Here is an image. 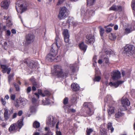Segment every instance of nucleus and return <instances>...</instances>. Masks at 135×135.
<instances>
[{
  "label": "nucleus",
  "mask_w": 135,
  "mask_h": 135,
  "mask_svg": "<svg viewBox=\"0 0 135 135\" xmlns=\"http://www.w3.org/2000/svg\"><path fill=\"white\" fill-rule=\"evenodd\" d=\"M55 43H54L52 45V50H51V61H54V62H57L58 56H57L55 58V57L57 53L58 47H60L62 44L61 40L59 37V35H56L55 39Z\"/></svg>",
  "instance_id": "nucleus-1"
},
{
  "label": "nucleus",
  "mask_w": 135,
  "mask_h": 135,
  "mask_svg": "<svg viewBox=\"0 0 135 135\" xmlns=\"http://www.w3.org/2000/svg\"><path fill=\"white\" fill-rule=\"evenodd\" d=\"M23 125V119H20L17 123L12 124L8 129L9 131L11 133L19 131Z\"/></svg>",
  "instance_id": "nucleus-2"
},
{
  "label": "nucleus",
  "mask_w": 135,
  "mask_h": 135,
  "mask_svg": "<svg viewBox=\"0 0 135 135\" xmlns=\"http://www.w3.org/2000/svg\"><path fill=\"white\" fill-rule=\"evenodd\" d=\"M28 5V2L26 1L22 0L18 1L16 3V8L17 11V7L19 8L22 12H23L26 10Z\"/></svg>",
  "instance_id": "nucleus-3"
},
{
  "label": "nucleus",
  "mask_w": 135,
  "mask_h": 135,
  "mask_svg": "<svg viewBox=\"0 0 135 135\" xmlns=\"http://www.w3.org/2000/svg\"><path fill=\"white\" fill-rule=\"evenodd\" d=\"M83 106L86 108V113L88 116H90L93 114L94 112V109L93 105L91 102H85Z\"/></svg>",
  "instance_id": "nucleus-4"
},
{
  "label": "nucleus",
  "mask_w": 135,
  "mask_h": 135,
  "mask_svg": "<svg viewBox=\"0 0 135 135\" xmlns=\"http://www.w3.org/2000/svg\"><path fill=\"white\" fill-rule=\"evenodd\" d=\"M133 46L132 45H126L123 51V53L128 56L132 55L134 52V50H133Z\"/></svg>",
  "instance_id": "nucleus-5"
},
{
  "label": "nucleus",
  "mask_w": 135,
  "mask_h": 135,
  "mask_svg": "<svg viewBox=\"0 0 135 135\" xmlns=\"http://www.w3.org/2000/svg\"><path fill=\"white\" fill-rule=\"evenodd\" d=\"M94 14V11L93 10H90L88 11L86 13L84 10L83 9L81 10V16L86 19L90 18L91 16H93Z\"/></svg>",
  "instance_id": "nucleus-6"
},
{
  "label": "nucleus",
  "mask_w": 135,
  "mask_h": 135,
  "mask_svg": "<svg viewBox=\"0 0 135 135\" xmlns=\"http://www.w3.org/2000/svg\"><path fill=\"white\" fill-rule=\"evenodd\" d=\"M69 11L65 7H62L58 15V18L60 19L67 16L69 14Z\"/></svg>",
  "instance_id": "nucleus-7"
},
{
  "label": "nucleus",
  "mask_w": 135,
  "mask_h": 135,
  "mask_svg": "<svg viewBox=\"0 0 135 135\" xmlns=\"http://www.w3.org/2000/svg\"><path fill=\"white\" fill-rule=\"evenodd\" d=\"M35 38V36L33 34H28L25 36L26 44L28 45L33 43L34 41Z\"/></svg>",
  "instance_id": "nucleus-8"
},
{
  "label": "nucleus",
  "mask_w": 135,
  "mask_h": 135,
  "mask_svg": "<svg viewBox=\"0 0 135 135\" xmlns=\"http://www.w3.org/2000/svg\"><path fill=\"white\" fill-rule=\"evenodd\" d=\"M122 107L123 108V110H126V106H128L130 105V103L128 99L125 97H123L122 100Z\"/></svg>",
  "instance_id": "nucleus-9"
},
{
  "label": "nucleus",
  "mask_w": 135,
  "mask_h": 135,
  "mask_svg": "<svg viewBox=\"0 0 135 135\" xmlns=\"http://www.w3.org/2000/svg\"><path fill=\"white\" fill-rule=\"evenodd\" d=\"M65 41L66 43H69V41L70 34L69 31L67 29H64L63 32Z\"/></svg>",
  "instance_id": "nucleus-10"
},
{
  "label": "nucleus",
  "mask_w": 135,
  "mask_h": 135,
  "mask_svg": "<svg viewBox=\"0 0 135 135\" xmlns=\"http://www.w3.org/2000/svg\"><path fill=\"white\" fill-rule=\"evenodd\" d=\"M86 38L85 42L88 44L93 43L95 40L94 36L91 34L87 35L86 36Z\"/></svg>",
  "instance_id": "nucleus-11"
},
{
  "label": "nucleus",
  "mask_w": 135,
  "mask_h": 135,
  "mask_svg": "<svg viewBox=\"0 0 135 135\" xmlns=\"http://www.w3.org/2000/svg\"><path fill=\"white\" fill-rule=\"evenodd\" d=\"M1 68L2 69V72L3 73H7L8 74H9L11 70V69L10 68H8V66L6 65L1 64Z\"/></svg>",
  "instance_id": "nucleus-12"
},
{
  "label": "nucleus",
  "mask_w": 135,
  "mask_h": 135,
  "mask_svg": "<svg viewBox=\"0 0 135 135\" xmlns=\"http://www.w3.org/2000/svg\"><path fill=\"white\" fill-rule=\"evenodd\" d=\"M10 2L8 0H4L1 3V7L5 9H7L9 6Z\"/></svg>",
  "instance_id": "nucleus-13"
},
{
  "label": "nucleus",
  "mask_w": 135,
  "mask_h": 135,
  "mask_svg": "<svg viewBox=\"0 0 135 135\" xmlns=\"http://www.w3.org/2000/svg\"><path fill=\"white\" fill-rule=\"evenodd\" d=\"M121 77L120 73L118 70H115L113 72V75L112 76L114 80H116Z\"/></svg>",
  "instance_id": "nucleus-14"
},
{
  "label": "nucleus",
  "mask_w": 135,
  "mask_h": 135,
  "mask_svg": "<svg viewBox=\"0 0 135 135\" xmlns=\"http://www.w3.org/2000/svg\"><path fill=\"white\" fill-rule=\"evenodd\" d=\"M31 69H36V68H38V64L35 61H32L27 65Z\"/></svg>",
  "instance_id": "nucleus-15"
},
{
  "label": "nucleus",
  "mask_w": 135,
  "mask_h": 135,
  "mask_svg": "<svg viewBox=\"0 0 135 135\" xmlns=\"http://www.w3.org/2000/svg\"><path fill=\"white\" fill-rule=\"evenodd\" d=\"M123 81H118L116 82L113 83L112 82H110L109 85L111 86H114L115 88L117 87L119 85L122 83Z\"/></svg>",
  "instance_id": "nucleus-16"
},
{
  "label": "nucleus",
  "mask_w": 135,
  "mask_h": 135,
  "mask_svg": "<svg viewBox=\"0 0 135 135\" xmlns=\"http://www.w3.org/2000/svg\"><path fill=\"white\" fill-rule=\"evenodd\" d=\"M115 109V108L112 106H109L107 109L108 115L110 116L111 114H113L114 113Z\"/></svg>",
  "instance_id": "nucleus-17"
},
{
  "label": "nucleus",
  "mask_w": 135,
  "mask_h": 135,
  "mask_svg": "<svg viewBox=\"0 0 135 135\" xmlns=\"http://www.w3.org/2000/svg\"><path fill=\"white\" fill-rule=\"evenodd\" d=\"M9 110L7 109H4V120L6 121L8 120L9 118L10 115L9 114Z\"/></svg>",
  "instance_id": "nucleus-18"
},
{
  "label": "nucleus",
  "mask_w": 135,
  "mask_h": 135,
  "mask_svg": "<svg viewBox=\"0 0 135 135\" xmlns=\"http://www.w3.org/2000/svg\"><path fill=\"white\" fill-rule=\"evenodd\" d=\"M79 46L81 50L83 51L84 52L87 49V46L84 44V42H82L80 44Z\"/></svg>",
  "instance_id": "nucleus-19"
},
{
  "label": "nucleus",
  "mask_w": 135,
  "mask_h": 135,
  "mask_svg": "<svg viewBox=\"0 0 135 135\" xmlns=\"http://www.w3.org/2000/svg\"><path fill=\"white\" fill-rule=\"evenodd\" d=\"M71 87L73 90L74 91H77L79 89V85L76 83L73 84L71 85Z\"/></svg>",
  "instance_id": "nucleus-20"
},
{
  "label": "nucleus",
  "mask_w": 135,
  "mask_h": 135,
  "mask_svg": "<svg viewBox=\"0 0 135 135\" xmlns=\"http://www.w3.org/2000/svg\"><path fill=\"white\" fill-rule=\"evenodd\" d=\"M103 61L106 64L109 63V60L108 56L106 55H104L102 57Z\"/></svg>",
  "instance_id": "nucleus-21"
},
{
  "label": "nucleus",
  "mask_w": 135,
  "mask_h": 135,
  "mask_svg": "<svg viewBox=\"0 0 135 135\" xmlns=\"http://www.w3.org/2000/svg\"><path fill=\"white\" fill-rule=\"evenodd\" d=\"M55 73L59 77L62 78L64 77V74L62 70L58 72H56Z\"/></svg>",
  "instance_id": "nucleus-22"
},
{
  "label": "nucleus",
  "mask_w": 135,
  "mask_h": 135,
  "mask_svg": "<svg viewBox=\"0 0 135 135\" xmlns=\"http://www.w3.org/2000/svg\"><path fill=\"white\" fill-rule=\"evenodd\" d=\"M54 71L55 73L58 72L61 70V67L59 65H56L54 66Z\"/></svg>",
  "instance_id": "nucleus-23"
},
{
  "label": "nucleus",
  "mask_w": 135,
  "mask_h": 135,
  "mask_svg": "<svg viewBox=\"0 0 135 135\" xmlns=\"http://www.w3.org/2000/svg\"><path fill=\"white\" fill-rule=\"evenodd\" d=\"M40 123L37 121H35L33 123V127L35 128H38L40 127Z\"/></svg>",
  "instance_id": "nucleus-24"
},
{
  "label": "nucleus",
  "mask_w": 135,
  "mask_h": 135,
  "mask_svg": "<svg viewBox=\"0 0 135 135\" xmlns=\"http://www.w3.org/2000/svg\"><path fill=\"white\" fill-rule=\"evenodd\" d=\"M29 80L30 81H31L32 85L35 84H37V83L36 81V79L34 78L33 76H32V77L29 79Z\"/></svg>",
  "instance_id": "nucleus-25"
},
{
  "label": "nucleus",
  "mask_w": 135,
  "mask_h": 135,
  "mask_svg": "<svg viewBox=\"0 0 135 135\" xmlns=\"http://www.w3.org/2000/svg\"><path fill=\"white\" fill-rule=\"evenodd\" d=\"M107 128L108 129L110 130L111 132H112L114 130V128L112 126V123H108L107 124Z\"/></svg>",
  "instance_id": "nucleus-26"
},
{
  "label": "nucleus",
  "mask_w": 135,
  "mask_h": 135,
  "mask_svg": "<svg viewBox=\"0 0 135 135\" xmlns=\"http://www.w3.org/2000/svg\"><path fill=\"white\" fill-rule=\"evenodd\" d=\"M74 21L73 18L72 17H69L68 18L67 23H69V24H74Z\"/></svg>",
  "instance_id": "nucleus-27"
},
{
  "label": "nucleus",
  "mask_w": 135,
  "mask_h": 135,
  "mask_svg": "<svg viewBox=\"0 0 135 135\" xmlns=\"http://www.w3.org/2000/svg\"><path fill=\"white\" fill-rule=\"evenodd\" d=\"M14 76V74H12L8 75V80L9 84H10L11 81L13 79Z\"/></svg>",
  "instance_id": "nucleus-28"
},
{
  "label": "nucleus",
  "mask_w": 135,
  "mask_h": 135,
  "mask_svg": "<svg viewBox=\"0 0 135 135\" xmlns=\"http://www.w3.org/2000/svg\"><path fill=\"white\" fill-rule=\"evenodd\" d=\"M71 107V105H67L66 107L65 108V112L69 113L71 111V109L70 108Z\"/></svg>",
  "instance_id": "nucleus-29"
},
{
  "label": "nucleus",
  "mask_w": 135,
  "mask_h": 135,
  "mask_svg": "<svg viewBox=\"0 0 135 135\" xmlns=\"http://www.w3.org/2000/svg\"><path fill=\"white\" fill-rule=\"evenodd\" d=\"M109 37L110 39L112 40H114L116 38V36L114 33H110L109 34Z\"/></svg>",
  "instance_id": "nucleus-30"
},
{
  "label": "nucleus",
  "mask_w": 135,
  "mask_h": 135,
  "mask_svg": "<svg viewBox=\"0 0 135 135\" xmlns=\"http://www.w3.org/2000/svg\"><path fill=\"white\" fill-rule=\"evenodd\" d=\"M129 73L125 72L123 70L122 71V75L123 76H125L126 77H128L129 76Z\"/></svg>",
  "instance_id": "nucleus-31"
},
{
  "label": "nucleus",
  "mask_w": 135,
  "mask_h": 135,
  "mask_svg": "<svg viewBox=\"0 0 135 135\" xmlns=\"http://www.w3.org/2000/svg\"><path fill=\"white\" fill-rule=\"evenodd\" d=\"M99 28H100V33L101 36H102L104 33V30L101 26H100Z\"/></svg>",
  "instance_id": "nucleus-32"
},
{
  "label": "nucleus",
  "mask_w": 135,
  "mask_h": 135,
  "mask_svg": "<svg viewBox=\"0 0 135 135\" xmlns=\"http://www.w3.org/2000/svg\"><path fill=\"white\" fill-rule=\"evenodd\" d=\"M46 62L51 61V54L49 53L46 56Z\"/></svg>",
  "instance_id": "nucleus-33"
},
{
  "label": "nucleus",
  "mask_w": 135,
  "mask_h": 135,
  "mask_svg": "<svg viewBox=\"0 0 135 135\" xmlns=\"http://www.w3.org/2000/svg\"><path fill=\"white\" fill-rule=\"evenodd\" d=\"M95 0H87V5L88 6L91 5L94 3Z\"/></svg>",
  "instance_id": "nucleus-34"
},
{
  "label": "nucleus",
  "mask_w": 135,
  "mask_h": 135,
  "mask_svg": "<svg viewBox=\"0 0 135 135\" xmlns=\"http://www.w3.org/2000/svg\"><path fill=\"white\" fill-rule=\"evenodd\" d=\"M93 131V130L90 128H87L86 130V135H90V134Z\"/></svg>",
  "instance_id": "nucleus-35"
},
{
  "label": "nucleus",
  "mask_w": 135,
  "mask_h": 135,
  "mask_svg": "<svg viewBox=\"0 0 135 135\" xmlns=\"http://www.w3.org/2000/svg\"><path fill=\"white\" fill-rule=\"evenodd\" d=\"M132 31L131 29V28H127L125 29L124 33L126 34H127L131 32Z\"/></svg>",
  "instance_id": "nucleus-36"
},
{
  "label": "nucleus",
  "mask_w": 135,
  "mask_h": 135,
  "mask_svg": "<svg viewBox=\"0 0 135 135\" xmlns=\"http://www.w3.org/2000/svg\"><path fill=\"white\" fill-rule=\"evenodd\" d=\"M117 6L114 4L111 7L109 8L110 10H113L114 11H117Z\"/></svg>",
  "instance_id": "nucleus-37"
},
{
  "label": "nucleus",
  "mask_w": 135,
  "mask_h": 135,
  "mask_svg": "<svg viewBox=\"0 0 135 135\" xmlns=\"http://www.w3.org/2000/svg\"><path fill=\"white\" fill-rule=\"evenodd\" d=\"M105 54L107 55H109L110 56V55H112L113 54V52L111 50H107L105 51Z\"/></svg>",
  "instance_id": "nucleus-38"
},
{
  "label": "nucleus",
  "mask_w": 135,
  "mask_h": 135,
  "mask_svg": "<svg viewBox=\"0 0 135 135\" xmlns=\"http://www.w3.org/2000/svg\"><path fill=\"white\" fill-rule=\"evenodd\" d=\"M32 90L33 91H35L36 90V88H38V84H32Z\"/></svg>",
  "instance_id": "nucleus-39"
},
{
  "label": "nucleus",
  "mask_w": 135,
  "mask_h": 135,
  "mask_svg": "<svg viewBox=\"0 0 135 135\" xmlns=\"http://www.w3.org/2000/svg\"><path fill=\"white\" fill-rule=\"evenodd\" d=\"M13 84L15 87L16 88V91H18L20 90L19 85L15 83H14Z\"/></svg>",
  "instance_id": "nucleus-40"
},
{
  "label": "nucleus",
  "mask_w": 135,
  "mask_h": 135,
  "mask_svg": "<svg viewBox=\"0 0 135 135\" xmlns=\"http://www.w3.org/2000/svg\"><path fill=\"white\" fill-rule=\"evenodd\" d=\"M45 129L46 131H47V132L44 135H50V131L49 128L46 127L45 128Z\"/></svg>",
  "instance_id": "nucleus-41"
},
{
  "label": "nucleus",
  "mask_w": 135,
  "mask_h": 135,
  "mask_svg": "<svg viewBox=\"0 0 135 135\" xmlns=\"http://www.w3.org/2000/svg\"><path fill=\"white\" fill-rule=\"evenodd\" d=\"M122 113H121L119 112H118L116 113L115 114V117L116 118H118L122 116Z\"/></svg>",
  "instance_id": "nucleus-42"
},
{
  "label": "nucleus",
  "mask_w": 135,
  "mask_h": 135,
  "mask_svg": "<svg viewBox=\"0 0 135 135\" xmlns=\"http://www.w3.org/2000/svg\"><path fill=\"white\" fill-rule=\"evenodd\" d=\"M101 77L99 76H97L95 77L94 79V81H99L101 79Z\"/></svg>",
  "instance_id": "nucleus-43"
},
{
  "label": "nucleus",
  "mask_w": 135,
  "mask_h": 135,
  "mask_svg": "<svg viewBox=\"0 0 135 135\" xmlns=\"http://www.w3.org/2000/svg\"><path fill=\"white\" fill-rule=\"evenodd\" d=\"M8 21V22L7 23L6 26L8 27H10L12 26V24L10 20H9Z\"/></svg>",
  "instance_id": "nucleus-44"
},
{
  "label": "nucleus",
  "mask_w": 135,
  "mask_h": 135,
  "mask_svg": "<svg viewBox=\"0 0 135 135\" xmlns=\"http://www.w3.org/2000/svg\"><path fill=\"white\" fill-rule=\"evenodd\" d=\"M38 94L42 97H45V95H44V94L42 93V90L41 89H38Z\"/></svg>",
  "instance_id": "nucleus-45"
},
{
  "label": "nucleus",
  "mask_w": 135,
  "mask_h": 135,
  "mask_svg": "<svg viewBox=\"0 0 135 135\" xmlns=\"http://www.w3.org/2000/svg\"><path fill=\"white\" fill-rule=\"evenodd\" d=\"M68 102V98H65L63 100V103L64 104L66 105L67 104Z\"/></svg>",
  "instance_id": "nucleus-46"
},
{
  "label": "nucleus",
  "mask_w": 135,
  "mask_h": 135,
  "mask_svg": "<svg viewBox=\"0 0 135 135\" xmlns=\"http://www.w3.org/2000/svg\"><path fill=\"white\" fill-rule=\"evenodd\" d=\"M3 46L4 49L7 50L8 47L7 45V43L6 42H4Z\"/></svg>",
  "instance_id": "nucleus-47"
},
{
  "label": "nucleus",
  "mask_w": 135,
  "mask_h": 135,
  "mask_svg": "<svg viewBox=\"0 0 135 135\" xmlns=\"http://www.w3.org/2000/svg\"><path fill=\"white\" fill-rule=\"evenodd\" d=\"M122 11V8L120 6H117V11L118 12H120Z\"/></svg>",
  "instance_id": "nucleus-48"
},
{
  "label": "nucleus",
  "mask_w": 135,
  "mask_h": 135,
  "mask_svg": "<svg viewBox=\"0 0 135 135\" xmlns=\"http://www.w3.org/2000/svg\"><path fill=\"white\" fill-rule=\"evenodd\" d=\"M46 124L48 125L51 124V117H49L46 121Z\"/></svg>",
  "instance_id": "nucleus-49"
},
{
  "label": "nucleus",
  "mask_w": 135,
  "mask_h": 135,
  "mask_svg": "<svg viewBox=\"0 0 135 135\" xmlns=\"http://www.w3.org/2000/svg\"><path fill=\"white\" fill-rule=\"evenodd\" d=\"M132 7L133 9L135 11V1H132Z\"/></svg>",
  "instance_id": "nucleus-50"
},
{
  "label": "nucleus",
  "mask_w": 135,
  "mask_h": 135,
  "mask_svg": "<svg viewBox=\"0 0 135 135\" xmlns=\"http://www.w3.org/2000/svg\"><path fill=\"white\" fill-rule=\"evenodd\" d=\"M44 95H45V97L46 96H48L50 94V92L46 90H45L44 93Z\"/></svg>",
  "instance_id": "nucleus-51"
},
{
  "label": "nucleus",
  "mask_w": 135,
  "mask_h": 135,
  "mask_svg": "<svg viewBox=\"0 0 135 135\" xmlns=\"http://www.w3.org/2000/svg\"><path fill=\"white\" fill-rule=\"evenodd\" d=\"M16 98V95L15 94H12L10 96V98L11 100H15Z\"/></svg>",
  "instance_id": "nucleus-52"
},
{
  "label": "nucleus",
  "mask_w": 135,
  "mask_h": 135,
  "mask_svg": "<svg viewBox=\"0 0 135 135\" xmlns=\"http://www.w3.org/2000/svg\"><path fill=\"white\" fill-rule=\"evenodd\" d=\"M31 90V86H28L26 90L27 93H30Z\"/></svg>",
  "instance_id": "nucleus-53"
},
{
  "label": "nucleus",
  "mask_w": 135,
  "mask_h": 135,
  "mask_svg": "<svg viewBox=\"0 0 135 135\" xmlns=\"http://www.w3.org/2000/svg\"><path fill=\"white\" fill-rule=\"evenodd\" d=\"M20 103L21 105H22L23 106H25V105L26 103L25 101H24L22 99H21L20 100Z\"/></svg>",
  "instance_id": "nucleus-54"
},
{
  "label": "nucleus",
  "mask_w": 135,
  "mask_h": 135,
  "mask_svg": "<svg viewBox=\"0 0 135 135\" xmlns=\"http://www.w3.org/2000/svg\"><path fill=\"white\" fill-rule=\"evenodd\" d=\"M76 98L75 97H73L71 99V101L72 102L74 103H76Z\"/></svg>",
  "instance_id": "nucleus-55"
},
{
  "label": "nucleus",
  "mask_w": 135,
  "mask_h": 135,
  "mask_svg": "<svg viewBox=\"0 0 135 135\" xmlns=\"http://www.w3.org/2000/svg\"><path fill=\"white\" fill-rule=\"evenodd\" d=\"M75 65H72L70 67V69L71 70L72 72H74L75 71V68L74 66Z\"/></svg>",
  "instance_id": "nucleus-56"
},
{
  "label": "nucleus",
  "mask_w": 135,
  "mask_h": 135,
  "mask_svg": "<svg viewBox=\"0 0 135 135\" xmlns=\"http://www.w3.org/2000/svg\"><path fill=\"white\" fill-rule=\"evenodd\" d=\"M57 122V120L55 118H53V120L52 121V126H54L55 124Z\"/></svg>",
  "instance_id": "nucleus-57"
},
{
  "label": "nucleus",
  "mask_w": 135,
  "mask_h": 135,
  "mask_svg": "<svg viewBox=\"0 0 135 135\" xmlns=\"http://www.w3.org/2000/svg\"><path fill=\"white\" fill-rule=\"evenodd\" d=\"M37 101V100L35 98H33L32 99V102L33 104L35 103Z\"/></svg>",
  "instance_id": "nucleus-58"
},
{
  "label": "nucleus",
  "mask_w": 135,
  "mask_h": 135,
  "mask_svg": "<svg viewBox=\"0 0 135 135\" xmlns=\"http://www.w3.org/2000/svg\"><path fill=\"white\" fill-rule=\"evenodd\" d=\"M112 29L111 28H107L106 30V31L107 32L109 33L110 32L112 31Z\"/></svg>",
  "instance_id": "nucleus-59"
},
{
  "label": "nucleus",
  "mask_w": 135,
  "mask_h": 135,
  "mask_svg": "<svg viewBox=\"0 0 135 135\" xmlns=\"http://www.w3.org/2000/svg\"><path fill=\"white\" fill-rule=\"evenodd\" d=\"M7 125V124L6 123L3 122L1 124V126H2V127L4 128H5Z\"/></svg>",
  "instance_id": "nucleus-60"
},
{
  "label": "nucleus",
  "mask_w": 135,
  "mask_h": 135,
  "mask_svg": "<svg viewBox=\"0 0 135 135\" xmlns=\"http://www.w3.org/2000/svg\"><path fill=\"white\" fill-rule=\"evenodd\" d=\"M1 102L2 104H5L6 103V101L4 100L2 98L1 99Z\"/></svg>",
  "instance_id": "nucleus-61"
},
{
  "label": "nucleus",
  "mask_w": 135,
  "mask_h": 135,
  "mask_svg": "<svg viewBox=\"0 0 135 135\" xmlns=\"http://www.w3.org/2000/svg\"><path fill=\"white\" fill-rule=\"evenodd\" d=\"M6 34L8 36H10L11 35V32L9 30H8L7 31Z\"/></svg>",
  "instance_id": "nucleus-62"
},
{
  "label": "nucleus",
  "mask_w": 135,
  "mask_h": 135,
  "mask_svg": "<svg viewBox=\"0 0 135 135\" xmlns=\"http://www.w3.org/2000/svg\"><path fill=\"white\" fill-rule=\"evenodd\" d=\"M23 112L22 110H20L18 111V115L19 116H21Z\"/></svg>",
  "instance_id": "nucleus-63"
},
{
  "label": "nucleus",
  "mask_w": 135,
  "mask_h": 135,
  "mask_svg": "<svg viewBox=\"0 0 135 135\" xmlns=\"http://www.w3.org/2000/svg\"><path fill=\"white\" fill-rule=\"evenodd\" d=\"M28 59L27 58L25 59L24 60V62L25 63L27 64L28 65Z\"/></svg>",
  "instance_id": "nucleus-64"
}]
</instances>
